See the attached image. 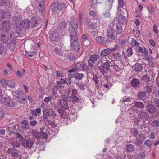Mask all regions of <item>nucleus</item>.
Listing matches in <instances>:
<instances>
[{
  "label": "nucleus",
  "mask_w": 159,
  "mask_h": 159,
  "mask_svg": "<svg viewBox=\"0 0 159 159\" xmlns=\"http://www.w3.org/2000/svg\"><path fill=\"white\" fill-rule=\"evenodd\" d=\"M7 80H2L0 81V84L2 86L5 87H7Z\"/></svg>",
  "instance_id": "obj_63"
},
{
  "label": "nucleus",
  "mask_w": 159,
  "mask_h": 159,
  "mask_svg": "<svg viewBox=\"0 0 159 159\" xmlns=\"http://www.w3.org/2000/svg\"><path fill=\"white\" fill-rule=\"evenodd\" d=\"M81 68L83 71L88 72L89 70V67L86 64H83L82 65Z\"/></svg>",
  "instance_id": "obj_54"
},
{
  "label": "nucleus",
  "mask_w": 159,
  "mask_h": 159,
  "mask_svg": "<svg viewBox=\"0 0 159 159\" xmlns=\"http://www.w3.org/2000/svg\"><path fill=\"white\" fill-rule=\"evenodd\" d=\"M137 143L138 145H141L142 143V141L141 139V137L139 135L136 136Z\"/></svg>",
  "instance_id": "obj_58"
},
{
  "label": "nucleus",
  "mask_w": 159,
  "mask_h": 159,
  "mask_svg": "<svg viewBox=\"0 0 159 159\" xmlns=\"http://www.w3.org/2000/svg\"><path fill=\"white\" fill-rule=\"evenodd\" d=\"M138 116L139 118L143 121L147 120L149 117L147 112L142 111H139Z\"/></svg>",
  "instance_id": "obj_12"
},
{
  "label": "nucleus",
  "mask_w": 159,
  "mask_h": 159,
  "mask_svg": "<svg viewBox=\"0 0 159 159\" xmlns=\"http://www.w3.org/2000/svg\"><path fill=\"white\" fill-rule=\"evenodd\" d=\"M0 100L4 105L8 107H13L15 104V102L10 97L2 98Z\"/></svg>",
  "instance_id": "obj_6"
},
{
  "label": "nucleus",
  "mask_w": 159,
  "mask_h": 159,
  "mask_svg": "<svg viewBox=\"0 0 159 159\" xmlns=\"http://www.w3.org/2000/svg\"><path fill=\"white\" fill-rule=\"evenodd\" d=\"M84 76V75L83 73H77L75 74L74 77L78 80H81L82 79Z\"/></svg>",
  "instance_id": "obj_42"
},
{
  "label": "nucleus",
  "mask_w": 159,
  "mask_h": 159,
  "mask_svg": "<svg viewBox=\"0 0 159 159\" xmlns=\"http://www.w3.org/2000/svg\"><path fill=\"white\" fill-rule=\"evenodd\" d=\"M54 51L57 55H61L62 54V51L61 49V47L59 46L56 47Z\"/></svg>",
  "instance_id": "obj_33"
},
{
  "label": "nucleus",
  "mask_w": 159,
  "mask_h": 159,
  "mask_svg": "<svg viewBox=\"0 0 159 159\" xmlns=\"http://www.w3.org/2000/svg\"><path fill=\"white\" fill-rule=\"evenodd\" d=\"M43 118L44 119H47L49 116V111L47 109H43Z\"/></svg>",
  "instance_id": "obj_28"
},
{
  "label": "nucleus",
  "mask_w": 159,
  "mask_h": 159,
  "mask_svg": "<svg viewBox=\"0 0 159 159\" xmlns=\"http://www.w3.org/2000/svg\"><path fill=\"white\" fill-rule=\"evenodd\" d=\"M132 100V98L128 96H125L121 100L122 102H130Z\"/></svg>",
  "instance_id": "obj_48"
},
{
  "label": "nucleus",
  "mask_w": 159,
  "mask_h": 159,
  "mask_svg": "<svg viewBox=\"0 0 159 159\" xmlns=\"http://www.w3.org/2000/svg\"><path fill=\"white\" fill-rule=\"evenodd\" d=\"M105 60L106 62L103 63L102 67L100 69V71L102 72L103 75L107 78V80L108 77L109 75L107 73L108 71L110 70V66H112V59L111 58L107 59L105 57Z\"/></svg>",
  "instance_id": "obj_1"
},
{
  "label": "nucleus",
  "mask_w": 159,
  "mask_h": 159,
  "mask_svg": "<svg viewBox=\"0 0 159 159\" xmlns=\"http://www.w3.org/2000/svg\"><path fill=\"white\" fill-rule=\"evenodd\" d=\"M153 87V86L152 85H148L146 86L144 89L145 92L146 93H151Z\"/></svg>",
  "instance_id": "obj_26"
},
{
  "label": "nucleus",
  "mask_w": 159,
  "mask_h": 159,
  "mask_svg": "<svg viewBox=\"0 0 159 159\" xmlns=\"http://www.w3.org/2000/svg\"><path fill=\"white\" fill-rule=\"evenodd\" d=\"M5 112L3 108L0 107V120H2L4 117Z\"/></svg>",
  "instance_id": "obj_50"
},
{
  "label": "nucleus",
  "mask_w": 159,
  "mask_h": 159,
  "mask_svg": "<svg viewBox=\"0 0 159 159\" xmlns=\"http://www.w3.org/2000/svg\"><path fill=\"white\" fill-rule=\"evenodd\" d=\"M11 145L13 147L18 148L19 147L20 145L18 142L16 141H13L11 143Z\"/></svg>",
  "instance_id": "obj_57"
},
{
  "label": "nucleus",
  "mask_w": 159,
  "mask_h": 159,
  "mask_svg": "<svg viewBox=\"0 0 159 159\" xmlns=\"http://www.w3.org/2000/svg\"><path fill=\"white\" fill-rule=\"evenodd\" d=\"M22 25V27L25 29H28L30 26V21L28 20H25L24 21L22 22L21 23Z\"/></svg>",
  "instance_id": "obj_23"
},
{
  "label": "nucleus",
  "mask_w": 159,
  "mask_h": 159,
  "mask_svg": "<svg viewBox=\"0 0 159 159\" xmlns=\"http://www.w3.org/2000/svg\"><path fill=\"white\" fill-rule=\"evenodd\" d=\"M118 10L116 12V14L117 15L120 13H122L121 11L123 10H122V9L124 10L125 11H126L125 9L123 8H122V7H123L124 5V2L123 1V0H118Z\"/></svg>",
  "instance_id": "obj_14"
},
{
  "label": "nucleus",
  "mask_w": 159,
  "mask_h": 159,
  "mask_svg": "<svg viewBox=\"0 0 159 159\" xmlns=\"http://www.w3.org/2000/svg\"><path fill=\"white\" fill-rule=\"evenodd\" d=\"M75 84L80 89L84 90L85 89V86L83 84L77 82Z\"/></svg>",
  "instance_id": "obj_53"
},
{
  "label": "nucleus",
  "mask_w": 159,
  "mask_h": 159,
  "mask_svg": "<svg viewBox=\"0 0 159 159\" xmlns=\"http://www.w3.org/2000/svg\"><path fill=\"white\" fill-rule=\"evenodd\" d=\"M11 24L8 20H4L2 23L1 27L4 30H8L10 28Z\"/></svg>",
  "instance_id": "obj_13"
},
{
  "label": "nucleus",
  "mask_w": 159,
  "mask_h": 159,
  "mask_svg": "<svg viewBox=\"0 0 159 159\" xmlns=\"http://www.w3.org/2000/svg\"><path fill=\"white\" fill-rule=\"evenodd\" d=\"M107 39L109 41H107V43L109 42H112L116 39H117V32L113 28H111L109 29L107 32Z\"/></svg>",
  "instance_id": "obj_3"
},
{
  "label": "nucleus",
  "mask_w": 159,
  "mask_h": 159,
  "mask_svg": "<svg viewBox=\"0 0 159 159\" xmlns=\"http://www.w3.org/2000/svg\"><path fill=\"white\" fill-rule=\"evenodd\" d=\"M30 24L31 26L33 28H35L38 26V23L35 18H33L31 22H30Z\"/></svg>",
  "instance_id": "obj_44"
},
{
  "label": "nucleus",
  "mask_w": 159,
  "mask_h": 159,
  "mask_svg": "<svg viewBox=\"0 0 159 159\" xmlns=\"http://www.w3.org/2000/svg\"><path fill=\"white\" fill-rule=\"evenodd\" d=\"M153 141L150 139L147 140L144 143V145L148 147H150L152 144Z\"/></svg>",
  "instance_id": "obj_52"
},
{
  "label": "nucleus",
  "mask_w": 159,
  "mask_h": 159,
  "mask_svg": "<svg viewBox=\"0 0 159 159\" xmlns=\"http://www.w3.org/2000/svg\"><path fill=\"white\" fill-rule=\"evenodd\" d=\"M7 12L3 10L0 9V20H3L6 16Z\"/></svg>",
  "instance_id": "obj_39"
},
{
  "label": "nucleus",
  "mask_w": 159,
  "mask_h": 159,
  "mask_svg": "<svg viewBox=\"0 0 159 159\" xmlns=\"http://www.w3.org/2000/svg\"><path fill=\"white\" fill-rule=\"evenodd\" d=\"M98 0H92L91 6L93 8H95L97 4H98Z\"/></svg>",
  "instance_id": "obj_61"
},
{
  "label": "nucleus",
  "mask_w": 159,
  "mask_h": 159,
  "mask_svg": "<svg viewBox=\"0 0 159 159\" xmlns=\"http://www.w3.org/2000/svg\"><path fill=\"white\" fill-rule=\"evenodd\" d=\"M138 52L140 53H141L145 55L148 53V51L145 48H144V49H143V48L139 46L138 47Z\"/></svg>",
  "instance_id": "obj_37"
},
{
  "label": "nucleus",
  "mask_w": 159,
  "mask_h": 159,
  "mask_svg": "<svg viewBox=\"0 0 159 159\" xmlns=\"http://www.w3.org/2000/svg\"><path fill=\"white\" fill-rule=\"evenodd\" d=\"M139 84V80L136 78L133 79L131 81V85L133 87H137Z\"/></svg>",
  "instance_id": "obj_34"
},
{
  "label": "nucleus",
  "mask_w": 159,
  "mask_h": 159,
  "mask_svg": "<svg viewBox=\"0 0 159 159\" xmlns=\"http://www.w3.org/2000/svg\"><path fill=\"white\" fill-rule=\"evenodd\" d=\"M145 157V153H142L141 154L139 155L136 157L135 159H143Z\"/></svg>",
  "instance_id": "obj_60"
},
{
  "label": "nucleus",
  "mask_w": 159,
  "mask_h": 159,
  "mask_svg": "<svg viewBox=\"0 0 159 159\" xmlns=\"http://www.w3.org/2000/svg\"><path fill=\"white\" fill-rule=\"evenodd\" d=\"M70 42L79 41L78 39V34L76 33L75 29H70Z\"/></svg>",
  "instance_id": "obj_7"
},
{
  "label": "nucleus",
  "mask_w": 159,
  "mask_h": 159,
  "mask_svg": "<svg viewBox=\"0 0 159 159\" xmlns=\"http://www.w3.org/2000/svg\"><path fill=\"white\" fill-rule=\"evenodd\" d=\"M12 94L18 102L23 103L25 101V98L23 96L24 93L22 91L17 90L13 92Z\"/></svg>",
  "instance_id": "obj_2"
},
{
  "label": "nucleus",
  "mask_w": 159,
  "mask_h": 159,
  "mask_svg": "<svg viewBox=\"0 0 159 159\" xmlns=\"http://www.w3.org/2000/svg\"><path fill=\"white\" fill-rule=\"evenodd\" d=\"M70 98L72 102L74 103L77 102L79 100L78 98L76 95H71Z\"/></svg>",
  "instance_id": "obj_47"
},
{
  "label": "nucleus",
  "mask_w": 159,
  "mask_h": 159,
  "mask_svg": "<svg viewBox=\"0 0 159 159\" xmlns=\"http://www.w3.org/2000/svg\"><path fill=\"white\" fill-rule=\"evenodd\" d=\"M96 40L98 43L102 44L105 43L106 42L104 38L101 36H97L96 39Z\"/></svg>",
  "instance_id": "obj_22"
},
{
  "label": "nucleus",
  "mask_w": 159,
  "mask_h": 159,
  "mask_svg": "<svg viewBox=\"0 0 159 159\" xmlns=\"http://www.w3.org/2000/svg\"><path fill=\"white\" fill-rule=\"evenodd\" d=\"M141 81L143 83H145V84H147L150 81V78L146 74L144 75L143 76H142L141 78Z\"/></svg>",
  "instance_id": "obj_27"
},
{
  "label": "nucleus",
  "mask_w": 159,
  "mask_h": 159,
  "mask_svg": "<svg viewBox=\"0 0 159 159\" xmlns=\"http://www.w3.org/2000/svg\"><path fill=\"white\" fill-rule=\"evenodd\" d=\"M49 115L52 117L55 118L56 117V115L54 111L52 109H50L49 111Z\"/></svg>",
  "instance_id": "obj_62"
},
{
  "label": "nucleus",
  "mask_w": 159,
  "mask_h": 159,
  "mask_svg": "<svg viewBox=\"0 0 159 159\" xmlns=\"http://www.w3.org/2000/svg\"><path fill=\"white\" fill-rule=\"evenodd\" d=\"M71 49L77 52L76 55L80 56L81 53L80 52L81 46L79 41L70 42Z\"/></svg>",
  "instance_id": "obj_4"
},
{
  "label": "nucleus",
  "mask_w": 159,
  "mask_h": 159,
  "mask_svg": "<svg viewBox=\"0 0 159 159\" xmlns=\"http://www.w3.org/2000/svg\"><path fill=\"white\" fill-rule=\"evenodd\" d=\"M114 0H108L105 4L104 10L109 11L112 8Z\"/></svg>",
  "instance_id": "obj_17"
},
{
  "label": "nucleus",
  "mask_w": 159,
  "mask_h": 159,
  "mask_svg": "<svg viewBox=\"0 0 159 159\" xmlns=\"http://www.w3.org/2000/svg\"><path fill=\"white\" fill-rule=\"evenodd\" d=\"M42 1L41 2L39 5V10L40 12H43L44 9V2L43 0H42Z\"/></svg>",
  "instance_id": "obj_40"
},
{
  "label": "nucleus",
  "mask_w": 159,
  "mask_h": 159,
  "mask_svg": "<svg viewBox=\"0 0 159 159\" xmlns=\"http://www.w3.org/2000/svg\"><path fill=\"white\" fill-rule=\"evenodd\" d=\"M126 54L128 56L130 57L133 54L132 49L130 47H128L126 51Z\"/></svg>",
  "instance_id": "obj_55"
},
{
  "label": "nucleus",
  "mask_w": 159,
  "mask_h": 159,
  "mask_svg": "<svg viewBox=\"0 0 159 159\" xmlns=\"http://www.w3.org/2000/svg\"><path fill=\"white\" fill-rule=\"evenodd\" d=\"M7 152L13 157H16L18 155V151L14 149L8 148Z\"/></svg>",
  "instance_id": "obj_19"
},
{
  "label": "nucleus",
  "mask_w": 159,
  "mask_h": 159,
  "mask_svg": "<svg viewBox=\"0 0 159 159\" xmlns=\"http://www.w3.org/2000/svg\"><path fill=\"white\" fill-rule=\"evenodd\" d=\"M22 145L24 147L30 148H32L33 144V141L31 139H24L22 142Z\"/></svg>",
  "instance_id": "obj_10"
},
{
  "label": "nucleus",
  "mask_w": 159,
  "mask_h": 159,
  "mask_svg": "<svg viewBox=\"0 0 159 159\" xmlns=\"http://www.w3.org/2000/svg\"><path fill=\"white\" fill-rule=\"evenodd\" d=\"M59 27L63 29L65 28L66 27L67 25L66 21H62L59 23Z\"/></svg>",
  "instance_id": "obj_51"
},
{
  "label": "nucleus",
  "mask_w": 159,
  "mask_h": 159,
  "mask_svg": "<svg viewBox=\"0 0 159 159\" xmlns=\"http://www.w3.org/2000/svg\"><path fill=\"white\" fill-rule=\"evenodd\" d=\"M124 55V52H122V55H121L119 52L114 53L113 55V57L117 60H120L121 59L123 55Z\"/></svg>",
  "instance_id": "obj_30"
},
{
  "label": "nucleus",
  "mask_w": 159,
  "mask_h": 159,
  "mask_svg": "<svg viewBox=\"0 0 159 159\" xmlns=\"http://www.w3.org/2000/svg\"><path fill=\"white\" fill-rule=\"evenodd\" d=\"M147 111L150 113L152 114L155 111V108L153 105L148 104L146 107Z\"/></svg>",
  "instance_id": "obj_18"
},
{
  "label": "nucleus",
  "mask_w": 159,
  "mask_h": 159,
  "mask_svg": "<svg viewBox=\"0 0 159 159\" xmlns=\"http://www.w3.org/2000/svg\"><path fill=\"white\" fill-rule=\"evenodd\" d=\"M134 149V146L131 144L126 145V149L128 152H130L133 151Z\"/></svg>",
  "instance_id": "obj_38"
},
{
  "label": "nucleus",
  "mask_w": 159,
  "mask_h": 159,
  "mask_svg": "<svg viewBox=\"0 0 159 159\" xmlns=\"http://www.w3.org/2000/svg\"><path fill=\"white\" fill-rule=\"evenodd\" d=\"M128 155H126L124 151L122 152L120 154L118 155V158L119 159H128Z\"/></svg>",
  "instance_id": "obj_32"
},
{
  "label": "nucleus",
  "mask_w": 159,
  "mask_h": 159,
  "mask_svg": "<svg viewBox=\"0 0 159 159\" xmlns=\"http://www.w3.org/2000/svg\"><path fill=\"white\" fill-rule=\"evenodd\" d=\"M10 4L9 0H0V6H7Z\"/></svg>",
  "instance_id": "obj_43"
},
{
  "label": "nucleus",
  "mask_w": 159,
  "mask_h": 159,
  "mask_svg": "<svg viewBox=\"0 0 159 159\" xmlns=\"http://www.w3.org/2000/svg\"><path fill=\"white\" fill-rule=\"evenodd\" d=\"M124 13V12L123 11L122 13H120L118 15H119L118 17V21L120 25H124L126 23L127 19L125 16L122 15V14Z\"/></svg>",
  "instance_id": "obj_11"
},
{
  "label": "nucleus",
  "mask_w": 159,
  "mask_h": 159,
  "mask_svg": "<svg viewBox=\"0 0 159 159\" xmlns=\"http://www.w3.org/2000/svg\"><path fill=\"white\" fill-rule=\"evenodd\" d=\"M99 57V55L97 54L91 55L88 61L89 66L92 67L94 65L95 62L98 59Z\"/></svg>",
  "instance_id": "obj_8"
},
{
  "label": "nucleus",
  "mask_w": 159,
  "mask_h": 159,
  "mask_svg": "<svg viewBox=\"0 0 159 159\" xmlns=\"http://www.w3.org/2000/svg\"><path fill=\"white\" fill-rule=\"evenodd\" d=\"M58 112L63 118H65L66 116V113L61 109H58Z\"/></svg>",
  "instance_id": "obj_49"
},
{
  "label": "nucleus",
  "mask_w": 159,
  "mask_h": 159,
  "mask_svg": "<svg viewBox=\"0 0 159 159\" xmlns=\"http://www.w3.org/2000/svg\"><path fill=\"white\" fill-rule=\"evenodd\" d=\"M7 87L10 88H14L15 87L16 84L13 81L7 80Z\"/></svg>",
  "instance_id": "obj_35"
},
{
  "label": "nucleus",
  "mask_w": 159,
  "mask_h": 159,
  "mask_svg": "<svg viewBox=\"0 0 159 159\" xmlns=\"http://www.w3.org/2000/svg\"><path fill=\"white\" fill-rule=\"evenodd\" d=\"M58 88L57 86H54L52 90V93L53 95L55 96L58 91Z\"/></svg>",
  "instance_id": "obj_59"
},
{
  "label": "nucleus",
  "mask_w": 159,
  "mask_h": 159,
  "mask_svg": "<svg viewBox=\"0 0 159 159\" xmlns=\"http://www.w3.org/2000/svg\"><path fill=\"white\" fill-rule=\"evenodd\" d=\"M113 50V49H104L102 51L100 55L102 57H105V58L106 57L107 59H109V58L108 57H109V56L108 55L110 54L111 51Z\"/></svg>",
  "instance_id": "obj_15"
},
{
  "label": "nucleus",
  "mask_w": 159,
  "mask_h": 159,
  "mask_svg": "<svg viewBox=\"0 0 159 159\" xmlns=\"http://www.w3.org/2000/svg\"><path fill=\"white\" fill-rule=\"evenodd\" d=\"M52 6L56 8V9L53 8L52 9L54 12H57V10H58L59 11H64L66 9L65 4V3L58 2L57 1L55 2L52 4Z\"/></svg>",
  "instance_id": "obj_5"
},
{
  "label": "nucleus",
  "mask_w": 159,
  "mask_h": 159,
  "mask_svg": "<svg viewBox=\"0 0 159 159\" xmlns=\"http://www.w3.org/2000/svg\"><path fill=\"white\" fill-rule=\"evenodd\" d=\"M50 39L51 40L55 43L56 42V44H57L58 43V40L59 39V34L58 32L54 31L50 33Z\"/></svg>",
  "instance_id": "obj_9"
},
{
  "label": "nucleus",
  "mask_w": 159,
  "mask_h": 159,
  "mask_svg": "<svg viewBox=\"0 0 159 159\" xmlns=\"http://www.w3.org/2000/svg\"><path fill=\"white\" fill-rule=\"evenodd\" d=\"M137 96L140 99L143 100L146 97V94L145 92L139 91L137 93Z\"/></svg>",
  "instance_id": "obj_25"
},
{
  "label": "nucleus",
  "mask_w": 159,
  "mask_h": 159,
  "mask_svg": "<svg viewBox=\"0 0 159 159\" xmlns=\"http://www.w3.org/2000/svg\"><path fill=\"white\" fill-rule=\"evenodd\" d=\"M103 17L104 18L109 17L110 16V14L108 10H105L103 14Z\"/></svg>",
  "instance_id": "obj_56"
},
{
  "label": "nucleus",
  "mask_w": 159,
  "mask_h": 159,
  "mask_svg": "<svg viewBox=\"0 0 159 159\" xmlns=\"http://www.w3.org/2000/svg\"><path fill=\"white\" fill-rule=\"evenodd\" d=\"M70 25L72 27L71 29H77L78 28L77 20V19L74 17H71L70 19Z\"/></svg>",
  "instance_id": "obj_16"
},
{
  "label": "nucleus",
  "mask_w": 159,
  "mask_h": 159,
  "mask_svg": "<svg viewBox=\"0 0 159 159\" xmlns=\"http://www.w3.org/2000/svg\"><path fill=\"white\" fill-rule=\"evenodd\" d=\"M59 101L61 107L64 109L66 110L69 108V107L66 101L63 99H60Z\"/></svg>",
  "instance_id": "obj_20"
},
{
  "label": "nucleus",
  "mask_w": 159,
  "mask_h": 159,
  "mask_svg": "<svg viewBox=\"0 0 159 159\" xmlns=\"http://www.w3.org/2000/svg\"><path fill=\"white\" fill-rule=\"evenodd\" d=\"M134 106L136 107V108L141 109H143L144 107L143 104L140 102H135Z\"/></svg>",
  "instance_id": "obj_36"
},
{
  "label": "nucleus",
  "mask_w": 159,
  "mask_h": 159,
  "mask_svg": "<svg viewBox=\"0 0 159 159\" xmlns=\"http://www.w3.org/2000/svg\"><path fill=\"white\" fill-rule=\"evenodd\" d=\"M93 80L95 84V86L97 89L100 87V84L99 83V78H98L96 75H93Z\"/></svg>",
  "instance_id": "obj_21"
},
{
  "label": "nucleus",
  "mask_w": 159,
  "mask_h": 159,
  "mask_svg": "<svg viewBox=\"0 0 159 159\" xmlns=\"http://www.w3.org/2000/svg\"><path fill=\"white\" fill-rule=\"evenodd\" d=\"M36 54V52L34 51H30L28 52L26 51L25 52V55L27 56H29V57H32L34 56Z\"/></svg>",
  "instance_id": "obj_41"
},
{
  "label": "nucleus",
  "mask_w": 159,
  "mask_h": 159,
  "mask_svg": "<svg viewBox=\"0 0 159 159\" xmlns=\"http://www.w3.org/2000/svg\"><path fill=\"white\" fill-rule=\"evenodd\" d=\"M134 70L136 72H139L140 71L142 68L143 67L139 63H136L134 65Z\"/></svg>",
  "instance_id": "obj_29"
},
{
  "label": "nucleus",
  "mask_w": 159,
  "mask_h": 159,
  "mask_svg": "<svg viewBox=\"0 0 159 159\" xmlns=\"http://www.w3.org/2000/svg\"><path fill=\"white\" fill-rule=\"evenodd\" d=\"M52 98L51 96L45 97L44 99V102L46 103H48L52 100Z\"/></svg>",
  "instance_id": "obj_64"
},
{
  "label": "nucleus",
  "mask_w": 159,
  "mask_h": 159,
  "mask_svg": "<svg viewBox=\"0 0 159 159\" xmlns=\"http://www.w3.org/2000/svg\"><path fill=\"white\" fill-rule=\"evenodd\" d=\"M130 43L131 46L132 47L137 46L139 45V44L137 42V41L133 38H132L131 42Z\"/></svg>",
  "instance_id": "obj_46"
},
{
  "label": "nucleus",
  "mask_w": 159,
  "mask_h": 159,
  "mask_svg": "<svg viewBox=\"0 0 159 159\" xmlns=\"http://www.w3.org/2000/svg\"><path fill=\"white\" fill-rule=\"evenodd\" d=\"M105 78V80H106L107 81L106 83H104L103 87L106 89H108L112 86V84L111 82L109 81L108 80V77L107 80L106 79L107 78L106 77Z\"/></svg>",
  "instance_id": "obj_31"
},
{
  "label": "nucleus",
  "mask_w": 159,
  "mask_h": 159,
  "mask_svg": "<svg viewBox=\"0 0 159 159\" xmlns=\"http://www.w3.org/2000/svg\"><path fill=\"white\" fill-rule=\"evenodd\" d=\"M32 134L33 136L37 139L41 138V133L36 130H34L32 132Z\"/></svg>",
  "instance_id": "obj_24"
},
{
  "label": "nucleus",
  "mask_w": 159,
  "mask_h": 159,
  "mask_svg": "<svg viewBox=\"0 0 159 159\" xmlns=\"http://www.w3.org/2000/svg\"><path fill=\"white\" fill-rule=\"evenodd\" d=\"M151 126L154 127H159V120H154L151 123Z\"/></svg>",
  "instance_id": "obj_45"
}]
</instances>
